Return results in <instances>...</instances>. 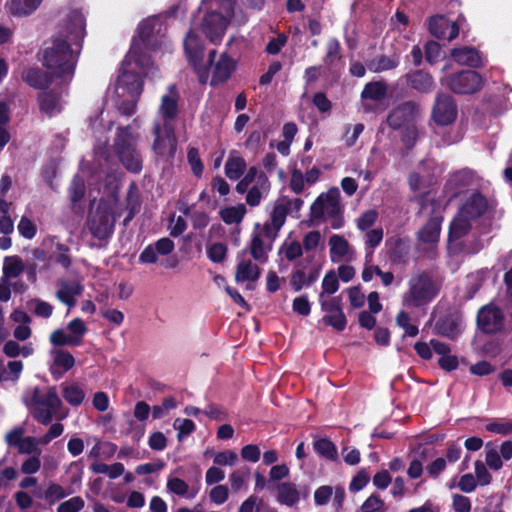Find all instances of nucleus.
I'll list each match as a JSON object with an SVG mask.
<instances>
[{
    "instance_id": "obj_53",
    "label": "nucleus",
    "mask_w": 512,
    "mask_h": 512,
    "mask_svg": "<svg viewBox=\"0 0 512 512\" xmlns=\"http://www.w3.org/2000/svg\"><path fill=\"white\" fill-rule=\"evenodd\" d=\"M23 370L21 361H10L7 368L0 373V381H16Z\"/></svg>"
},
{
    "instance_id": "obj_60",
    "label": "nucleus",
    "mask_w": 512,
    "mask_h": 512,
    "mask_svg": "<svg viewBox=\"0 0 512 512\" xmlns=\"http://www.w3.org/2000/svg\"><path fill=\"white\" fill-rule=\"evenodd\" d=\"M485 272L476 271L467 276V289H468V297L472 298L473 295L477 292V290L481 287L484 280Z\"/></svg>"
},
{
    "instance_id": "obj_44",
    "label": "nucleus",
    "mask_w": 512,
    "mask_h": 512,
    "mask_svg": "<svg viewBox=\"0 0 512 512\" xmlns=\"http://www.w3.org/2000/svg\"><path fill=\"white\" fill-rule=\"evenodd\" d=\"M67 330L75 344L78 346L81 344L83 336L87 332V327L82 319L74 318L68 323Z\"/></svg>"
},
{
    "instance_id": "obj_59",
    "label": "nucleus",
    "mask_w": 512,
    "mask_h": 512,
    "mask_svg": "<svg viewBox=\"0 0 512 512\" xmlns=\"http://www.w3.org/2000/svg\"><path fill=\"white\" fill-rule=\"evenodd\" d=\"M71 492L67 491L64 487L59 484L52 483L48 486L45 491V499L51 503L65 498Z\"/></svg>"
},
{
    "instance_id": "obj_25",
    "label": "nucleus",
    "mask_w": 512,
    "mask_h": 512,
    "mask_svg": "<svg viewBox=\"0 0 512 512\" xmlns=\"http://www.w3.org/2000/svg\"><path fill=\"white\" fill-rule=\"evenodd\" d=\"M345 491L341 486H320L314 492V501L316 505L322 506L327 504L331 499L333 502L340 506L344 500Z\"/></svg>"
},
{
    "instance_id": "obj_41",
    "label": "nucleus",
    "mask_w": 512,
    "mask_h": 512,
    "mask_svg": "<svg viewBox=\"0 0 512 512\" xmlns=\"http://www.w3.org/2000/svg\"><path fill=\"white\" fill-rule=\"evenodd\" d=\"M245 213V206L243 204H238L236 206L221 209L220 216L226 224H237L242 221Z\"/></svg>"
},
{
    "instance_id": "obj_2",
    "label": "nucleus",
    "mask_w": 512,
    "mask_h": 512,
    "mask_svg": "<svg viewBox=\"0 0 512 512\" xmlns=\"http://www.w3.org/2000/svg\"><path fill=\"white\" fill-rule=\"evenodd\" d=\"M165 28L159 17L142 21L133 38L131 48L123 60L115 84L118 97L139 98L143 91L141 73H148L150 57L148 51H156L165 41Z\"/></svg>"
},
{
    "instance_id": "obj_45",
    "label": "nucleus",
    "mask_w": 512,
    "mask_h": 512,
    "mask_svg": "<svg viewBox=\"0 0 512 512\" xmlns=\"http://www.w3.org/2000/svg\"><path fill=\"white\" fill-rule=\"evenodd\" d=\"M280 252L284 255V257L293 261L303 254L302 244L297 240H288L283 243L281 246Z\"/></svg>"
},
{
    "instance_id": "obj_47",
    "label": "nucleus",
    "mask_w": 512,
    "mask_h": 512,
    "mask_svg": "<svg viewBox=\"0 0 512 512\" xmlns=\"http://www.w3.org/2000/svg\"><path fill=\"white\" fill-rule=\"evenodd\" d=\"M475 181V175L470 170H461L453 174L448 180L449 186L464 187L472 185Z\"/></svg>"
},
{
    "instance_id": "obj_28",
    "label": "nucleus",
    "mask_w": 512,
    "mask_h": 512,
    "mask_svg": "<svg viewBox=\"0 0 512 512\" xmlns=\"http://www.w3.org/2000/svg\"><path fill=\"white\" fill-rule=\"evenodd\" d=\"M63 104V91L60 93L44 91L39 95L40 108L49 116L59 113L63 108Z\"/></svg>"
},
{
    "instance_id": "obj_17",
    "label": "nucleus",
    "mask_w": 512,
    "mask_h": 512,
    "mask_svg": "<svg viewBox=\"0 0 512 512\" xmlns=\"http://www.w3.org/2000/svg\"><path fill=\"white\" fill-rule=\"evenodd\" d=\"M174 249L175 244L170 238H160L154 244H150L143 249L139 255V261L143 264L157 263L160 256H167Z\"/></svg>"
},
{
    "instance_id": "obj_50",
    "label": "nucleus",
    "mask_w": 512,
    "mask_h": 512,
    "mask_svg": "<svg viewBox=\"0 0 512 512\" xmlns=\"http://www.w3.org/2000/svg\"><path fill=\"white\" fill-rule=\"evenodd\" d=\"M17 229H18L19 234L23 238L28 239V240L33 239L37 233L36 223L32 219H30L29 217H27L25 215L21 217V219L17 225Z\"/></svg>"
},
{
    "instance_id": "obj_8",
    "label": "nucleus",
    "mask_w": 512,
    "mask_h": 512,
    "mask_svg": "<svg viewBox=\"0 0 512 512\" xmlns=\"http://www.w3.org/2000/svg\"><path fill=\"white\" fill-rule=\"evenodd\" d=\"M487 207V201L480 193L471 194L450 224V241L466 235L472 222L481 217L486 212Z\"/></svg>"
},
{
    "instance_id": "obj_63",
    "label": "nucleus",
    "mask_w": 512,
    "mask_h": 512,
    "mask_svg": "<svg viewBox=\"0 0 512 512\" xmlns=\"http://www.w3.org/2000/svg\"><path fill=\"white\" fill-rule=\"evenodd\" d=\"M377 218L378 213L376 210H367L357 219V228L361 231H366L374 225Z\"/></svg>"
},
{
    "instance_id": "obj_56",
    "label": "nucleus",
    "mask_w": 512,
    "mask_h": 512,
    "mask_svg": "<svg viewBox=\"0 0 512 512\" xmlns=\"http://www.w3.org/2000/svg\"><path fill=\"white\" fill-rule=\"evenodd\" d=\"M17 450L21 454H34L40 455L41 450L39 449L38 438L33 436H27L20 442Z\"/></svg>"
},
{
    "instance_id": "obj_1",
    "label": "nucleus",
    "mask_w": 512,
    "mask_h": 512,
    "mask_svg": "<svg viewBox=\"0 0 512 512\" xmlns=\"http://www.w3.org/2000/svg\"><path fill=\"white\" fill-rule=\"evenodd\" d=\"M91 129L96 140L94 146L95 163L93 167L83 165L79 173L74 177L69 188V198L73 205H76L84 196L85 180L88 186L97 185L104 177V194L107 199L102 198L97 206L92 207L88 220V227L91 234L102 240L108 238L114 228V222L120 215V208L116 198L119 187L120 173L112 168L111 156L107 149V132L111 129V122L104 119L103 113L91 121ZM90 196L92 188H90Z\"/></svg>"
},
{
    "instance_id": "obj_35",
    "label": "nucleus",
    "mask_w": 512,
    "mask_h": 512,
    "mask_svg": "<svg viewBox=\"0 0 512 512\" xmlns=\"http://www.w3.org/2000/svg\"><path fill=\"white\" fill-rule=\"evenodd\" d=\"M61 390L65 401L72 406H79L85 399V392L79 384L63 383L61 385Z\"/></svg>"
},
{
    "instance_id": "obj_37",
    "label": "nucleus",
    "mask_w": 512,
    "mask_h": 512,
    "mask_svg": "<svg viewBox=\"0 0 512 512\" xmlns=\"http://www.w3.org/2000/svg\"><path fill=\"white\" fill-rule=\"evenodd\" d=\"M287 215L288 213L284 203L282 199H279L273 207L270 222L264 225H270L273 233L277 235L278 231L284 225Z\"/></svg>"
},
{
    "instance_id": "obj_33",
    "label": "nucleus",
    "mask_w": 512,
    "mask_h": 512,
    "mask_svg": "<svg viewBox=\"0 0 512 512\" xmlns=\"http://www.w3.org/2000/svg\"><path fill=\"white\" fill-rule=\"evenodd\" d=\"M246 169L245 160L236 152H231L225 164V174L231 180L239 179Z\"/></svg>"
},
{
    "instance_id": "obj_48",
    "label": "nucleus",
    "mask_w": 512,
    "mask_h": 512,
    "mask_svg": "<svg viewBox=\"0 0 512 512\" xmlns=\"http://www.w3.org/2000/svg\"><path fill=\"white\" fill-rule=\"evenodd\" d=\"M485 462L486 465L494 471L500 470L503 466L499 452L495 447L491 446V443H487L485 446Z\"/></svg>"
},
{
    "instance_id": "obj_30",
    "label": "nucleus",
    "mask_w": 512,
    "mask_h": 512,
    "mask_svg": "<svg viewBox=\"0 0 512 512\" xmlns=\"http://www.w3.org/2000/svg\"><path fill=\"white\" fill-rule=\"evenodd\" d=\"M43 0H9L6 9L15 17H26L34 13Z\"/></svg>"
},
{
    "instance_id": "obj_32",
    "label": "nucleus",
    "mask_w": 512,
    "mask_h": 512,
    "mask_svg": "<svg viewBox=\"0 0 512 512\" xmlns=\"http://www.w3.org/2000/svg\"><path fill=\"white\" fill-rule=\"evenodd\" d=\"M441 218L438 216L432 217L425 226L418 232V238L421 242L427 244H435L440 235Z\"/></svg>"
},
{
    "instance_id": "obj_64",
    "label": "nucleus",
    "mask_w": 512,
    "mask_h": 512,
    "mask_svg": "<svg viewBox=\"0 0 512 512\" xmlns=\"http://www.w3.org/2000/svg\"><path fill=\"white\" fill-rule=\"evenodd\" d=\"M83 507V499L79 496H76L62 502L58 506L57 512H79Z\"/></svg>"
},
{
    "instance_id": "obj_5",
    "label": "nucleus",
    "mask_w": 512,
    "mask_h": 512,
    "mask_svg": "<svg viewBox=\"0 0 512 512\" xmlns=\"http://www.w3.org/2000/svg\"><path fill=\"white\" fill-rule=\"evenodd\" d=\"M178 102V91L175 86L171 85L161 96L152 128L154 135L152 148L153 151L161 157H173L176 151L174 124L179 111Z\"/></svg>"
},
{
    "instance_id": "obj_16",
    "label": "nucleus",
    "mask_w": 512,
    "mask_h": 512,
    "mask_svg": "<svg viewBox=\"0 0 512 512\" xmlns=\"http://www.w3.org/2000/svg\"><path fill=\"white\" fill-rule=\"evenodd\" d=\"M503 320V313L494 304L485 305L478 311L477 325L484 333L493 334L500 331Z\"/></svg>"
},
{
    "instance_id": "obj_51",
    "label": "nucleus",
    "mask_w": 512,
    "mask_h": 512,
    "mask_svg": "<svg viewBox=\"0 0 512 512\" xmlns=\"http://www.w3.org/2000/svg\"><path fill=\"white\" fill-rule=\"evenodd\" d=\"M25 81L32 87L44 88L48 84L46 75L39 69H29L24 76Z\"/></svg>"
},
{
    "instance_id": "obj_18",
    "label": "nucleus",
    "mask_w": 512,
    "mask_h": 512,
    "mask_svg": "<svg viewBox=\"0 0 512 512\" xmlns=\"http://www.w3.org/2000/svg\"><path fill=\"white\" fill-rule=\"evenodd\" d=\"M51 363L50 372L54 379L59 380L68 370L75 365L73 355L62 349L50 351Z\"/></svg>"
},
{
    "instance_id": "obj_49",
    "label": "nucleus",
    "mask_w": 512,
    "mask_h": 512,
    "mask_svg": "<svg viewBox=\"0 0 512 512\" xmlns=\"http://www.w3.org/2000/svg\"><path fill=\"white\" fill-rule=\"evenodd\" d=\"M485 428L491 433L507 436L512 434V419H499L491 421L485 426Z\"/></svg>"
},
{
    "instance_id": "obj_12",
    "label": "nucleus",
    "mask_w": 512,
    "mask_h": 512,
    "mask_svg": "<svg viewBox=\"0 0 512 512\" xmlns=\"http://www.w3.org/2000/svg\"><path fill=\"white\" fill-rule=\"evenodd\" d=\"M441 83L456 94L468 95L480 91L485 84V79L474 70H462L443 77Z\"/></svg>"
},
{
    "instance_id": "obj_7",
    "label": "nucleus",
    "mask_w": 512,
    "mask_h": 512,
    "mask_svg": "<svg viewBox=\"0 0 512 512\" xmlns=\"http://www.w3.org/2000/svg\"><path fill=\"white\" fill-rule=\"evenodd\" d=\"M23 402L35 420L43 425L49 424L62 406L55 387H48L44 392L34 387L25 393Z\"/></svg>"
},
{
    "instance_id": "obj_58",
    "label": "nucleus",
    "mask_w": 512,
    "mask_h": 512,
    "mask_svg": "<svg viewBox=\"0 0 512 512\" xmlns=\"http://www.w3.org/2000/svg\"><path fill=\"white\" fill-rule=\"evenodd\" d=\"M229 498V489L226 485L219 484L209 491V499L216 505L225 503Z\"/></svg>"
},
{
    "instance_id": "obj_15",
    "label": "nucleus",
    "mask_w": 512,
    "mask_h": 512,
    "mask_svg": "<svg viewBox=\"0 0 512 512\" xmlns=\"http://www.w3.org/2000/svg\"><path fill=\"white\" fill-rule=\"evenodd\" d=\"M457 117V108L453 98L446 94L436 97L432 110L433 121L440 126L452 124Z\"/></svg>"
},
{
    "instance_id": "obj_20",
    "label": "nucleus",
    "mask_w": 512,
    "mask_h": 512,
    "mask_svg": "<svg viewBox=\"0 0 512 512\" xmlns=\"http://www.w3.org/2000/svg\"><path fill=\"white\" fill-rule=\"evenodd\" d=\"M418 112L419 108L415 103L405 102L389 113L387 123L394 129L400 128L402 125L412 121Z\"/></svg>"
},
{
    "instance_id": "obj_46",
    "label": "nucleus",
    "mask_w": 512,
    "mask_h": 512,
    "mask_svg": "<svg viewBox=\"0 0 512 512\" xmlns=\"http://www.w3.org/2000/svg\"><path fill=\"white\" fill-rule=\"evenodd\" d=\"M173 428L177 430V439L183 441L195 430V424L190 419L176 418L173 422Z\"/></svg>"
},
{
    "instance_id": "obj_43",
    "label": "nucleus",
    "mask_w": 512,
    "mask_h": 512,
    "mask_svg": "<svg viewBox=\"0 0 512 512\" xmlns=\"http://www.w3.org/2000/svg\"><path fill=\"white\" fill-rule=\"evenodd\" d=\"M249 469L234 470L229 474V483L233 492L247 488Z\"/></svg>"
},
{
    "instance_id": "obj_57",
    "label": "nucleus",
    "mask_w": 512,
    "mask_h": 512,
    "mask_svg": "<svg viewBox=\"0 0 512 512\" xmlns=\"http://www.w3.org/2000/svg\"><path fill=\"white\" fill-rule=\"evenodd\" d=\"M238 461V455L232 450H225L215 454L213 462L217 466H234Z\"/></svg>"
},
{
    "instance_id": "obj_54",
    "label": "nucleus",
    "mask_w": 512,
    "mask_h": 512,
    "mask_svg": "<svg viewBox=\"0 0 512 512\" xmlns=\"http://www.w3.org/2000/svg\"><path fill=\"white\" fill-rule=\"evenodd\" d=\"M339 288L338 277L334 271H329L322 280V291L320 295H332Z\"/></svg>"
},
{
    "instance_id": "obj_55",
    "label": "nucleus",
    "mask_w": 512,
    "mask_h": 512,
    "mask_svg": "<svg viewBox=\"0 0 512 512\" xmlns=\"http://www.w3.org/2000/svg\"><path fill=\"white\" fill-rule=\"evenodd\" d=\"M386 506L380 497L375 494L369 496L362 506L360 507L359 512H385Z\"/></svg>"
},
{
    "instance_id": "obj_14",
    "label": "nucleus",
    "mask_w": 512,
    "mask_h": 512,
    "mask_svg": "<svg viewBox=\"0 0 512 512\" xmlns=\"http://www.w3.org/2000/svg\"><path fill=\"white\" fill-rule=\"evenodd\" d=\"M464 21L462 16L451 21L443 15H435L429 19L428 30L436 38L452 41L458 36L459 27Z\"/></svg>"
},
{
    "instance_id": "obj_19",
    "label": "nucleus",
    "mask_w": 512,
    "mask_h": 512,
    "mask_svg": "<svg viewBox=\"0 0 512 512\" xmlns=\"http://www.w3.org/2000/svg\"><path fill=\"white\" fill-rule=\"evenodd\" d=\"M452 59L459 65L471 68H480L485 64L482 54L473 47L453 48L450 53Z\"/></svg>"
},
{
    "instance_id": "obj_36",
    "label": "nucleus",
    "mask_w": 512,
    "mask_h": 512,
    "mask_svg": "<svg viewBox=\"0 0 512 512\" xmlns=\"http://www.w3.org/2000/svg\"><path fill=\"white\" fill-rule=\"evenodd\" d=\"M410 85L421 92L430 91L433 87V79L431 75L423 71H415L407 75Z\"/></svg>"
},
{
    "instance_id": "obj_52",
    "label": "nucleus",
    "mask_w": 512,
    "mask_h": 512,
    "mask_svg": "<svg viewBox=\"0 0 512 512\" xmlns=\"http://www.w3.org/2000/svg\"><path fill=\"white\" fill-rule=\"evenodd\" d=\"M314 450L319 455L327 459H335L337 456V450L334 444L327 439H318L314 442Z\"/></svg>"
},
{
    "instance_id": "obj_34",
    "label": "nucleus",
    "mask_w": 512,
    "mask_h": 512,
    "mask_svg": "<svg viewBox=\"0 0 512 512\" xmlns=\"http://www.w3.org/2000/svg\"><path fill=\"white\" fill-rule=\"evenodd\" d=\"M463 329V321L459 317H448L437 323V330L440 334L454 338Z\"/></svg>"
},
{
    "instance_id": "obj_10",
    "label": "nucleus",
    "mask_w": 512,
    "mask_h": 512,
    "mask_svg": "<svg viewBox=\"0 0 512 512\" xmlns=\"http://www.w3.org/2000/svg\"><path fill=\"white\" fill-rule=\"evenodd\" d=\"M408 291L402 297L403 306L407 308L421 307L438 294L439 288L426 273L413 275L408 281Z\"/></svg>"
},
{
    "instance_id": "obj_23",
    "label": "nucleus",
    "mask_w": 512,
    "mask_h": 512,
    "mask_svg": "<svg viewBox=\"0 0 512 512\" xmlns=\"http://www.w3.org/2000/svg\"><path fill=\"white\" fill-rule=\"evenodd\" d=\"M166 488L169 493L188 500L194 499L199 493L198 486H190L185 480L172 474L167 478Z\"/></svg>"
},
{
    "instance_id": "obj_61",
    "label": "nucleus",
    "mask_w": 512,
    "mask_h": 512,
    "mask_svg": "<svg viewBox=\"0 0 512 512\" xmlns=\"http://www.w3.org/2000/svg\"><path fill=\"white\" fill-rule=\"evenodd\" d=\"M226 253V245L220 242L213 243L207 248V255L209 259L215 263L222 262L226 257Z\"/></svg>"
},
{
    "instance_id": "obj_62",
    "label": "nucleus",
    "mask_w": 512,
    "mask_h": 512,
    "mask_svg": "<svg viewBox=\"0 0 512 512\" xmlns=\"http://www.w3.org/2000/svg\"><path fill=\"white\" fill-rule=\"evenodd\" d=\"M50 342L54 346H77L71 335L62 329H57L51 333Z\"/></svg>"
},
{
    "instance_id": "obj_27",
    "label": "nucleus",
    "mask_w": 512,
    "mask_h": 512,
    "mask_svg": "<svg viewBox=\"0 0 512 512\" xmlns=\"http://www.w3.org/2000/svg\"><path fill=\"white\" fill-rule=\"evenodd\" d=\"M260 276L258 266L249 259H241L236 268L235 280L237 283H246L247 287L257 281Z\"/></svg>"
},
{
    "instance_id": "obj_9",
    "label": "nucleus",
    "mask_w": 512,
    "mask_h": 512,
    "mask_svg": "<svg viewBox=\"0 0 512 512\" xmlns=\"http://www.w3.org/2000/svg\"><path fill=\"white\" fill-rule=\"evenodd\" d=\"M341 210L340 191L338 188H331L313 202L310 216L314 221L329 220L333 229H340L344 225Z\"/></svg>"
},
{
    "instance_id": "obj_29",
    "label": "nucleus",
    "mask_w": 512,
    "mask_h": 512,
    "mask_svg": "<svg viewBox=\"0 0 512 512\" xmlns=\"http://www.w3.org/2000/svg\"><path fill=\"white\" fill-rule=\"evenodd\" d=\"M270 190V182L265 173L261 172L257 177V183L248 190L246 202L250 206H258L263 197H265Z\"/></svg>"
},
{
    "instance_id": "obj_11",
    "label": "nucleus",
    "mask_w": 512,
    "mask_h": 512,
    "mask_svg": "<svg viewBox=\"0 0 512 512\" xmlns=\"http://www.w3.org/2000/svg\"><path fill=\"white\" fill-rule=\"evenodd\" d=\"M135 143L136 137L130 132L129 127L119 128L113 150L127 170L138 173L142 169V160L135 149Z\"/></svg>"
},
{
    "instance_id": "obj_22",
    "label": "nucleus",
    "mask_w": 512,
    "mask_h": 512,
    "mask_svg": "<svg viewBox=\"0 0 512 512\" xmlns=\"http://www.w3.org/2000/svg\"><path fill=\"white\" fill-rule=\"evenodd\" d=\"M83 292V285L78 280H62L56 292L57 299L70 308L75 306L76 297Z\"/></svg>"
},
{
    "instance_id": "obj_21",
    "label": "nucleus",
    "mask_w": 512,
    "mask_h": 512,
    "mask_svg": "<svg viewBox=\"0 0 512 512\" xmlns=\"http://www.w3.org/2000/svg\"><path fill=\"white\" fill-rule=\"evenodd\" d=\"M328 244L332 262L339 263L342 261H350L354 258V251L344 237L334 234L329 238Z\"/></svg>"
},
{
    "instance_id": "obj_31",
    "label": "nucleus",
    "mask_w": 512,
    "mask_h": 512,
    "mask_svg": "<svg viewBox=\"0 0 512 512\" xmlns=\"http://www.w3.org/2000/svg\"><path fill=\"white\" fill-rule=\"evenodd\" d=\"M24 269L25 264L19 256H6L3 259L2 277L9 281L16 279L24 272Z\"/></svg>"
},
{
    "instance_id": "obj_3",
    "label": "nucleus",
    "mask_w": 512,
    "mask_h": 512,
    "mask_svg": "<svg viewBox=\"0 0 512 512\" xmlns=\"http://www.w3.org/2000/svg\"><path fill=\"white\" fill-rule=\"evenodd\" d=\"M85 35L86 21L82 11L63 9L58 31L43 51L44 66L62 83L67 84L73 78Z\"/></svg>"
},
{
    "instance_id": "obj_4",
    "label": "nucleus",
    "mask_w": 512,
    "mask_h": 512,
    "mask_svg": "<svg viewBox=\"0 0 512 512\" xmlns=\"http://www.w3.org/2000/svg\"><path fill=\"white\" fill-rule=\"evenodd\" d=\"M184 51L190 65L194 68L200 83H210L211 86L226 82L236 69V61L227 53L218 54L211 50L207 64H203L204 43L192 31L184 38Z\"/></svg>"
},
{
    "instance_id": "obj_26",
    "label": "nucleus",
    "mask_w": 512,
    "mask_h": 512,
    "mask_svg": "<svg viewBox=\"0 0 512 512\" xmlns=\"http://www.w3.org/2000/svg\"><path fill=\"white\" fill-rule=\"evenodd\" d=\"M387 86L383 82H370L367 83L361 93V99L365 111H371V102H379L386 97Z\"/></svg>"
},
{
    "instance_id": "obj_13",
    "label": "nucleus",
    "mask_w": 512,
    "mask_h": 512,
    "mask_svg": "<svg viewBox=\"0 0 512 512\" xmlns=\"http://www.w3.org/2000/svg\"><path fill=\"white\" fill-rule=\"evenodd\" d=\"M275 237L276 234L273 233L270 225H255L250 244V253L254 260L259 263L267 261Z\"/></svg>"
},
{
    "instance_id": "obj_24",
    "label": "nucleus",
    "mask_w": 512,
    "mask_h": 512,
    "mask_svg": "<svg viewBox=\"0 0 512 512\" xmlns=\"http://www.w3.org/2000/svg\"><path fill=\"white\" fill-rule=\"evenodd\" d=\"M276 499L281 505L293 507L301 499V491L298 486L292 482H280L275 486Z\"/></svg>"
},
{
    "instance_id": "obj_40",
    "label": "nucleus",
    "mask_w": 512,
    "mask_h": 512,
    "mask_svg": "<svg viewBox=\"0 0 512 512\" xmlns=\"http://www.w3.org/2000/svg\"><path fill=\"white\" fill-rule=\"evenodd\" d=\"M303 250L305 252H316L317 250L323 251L324 249V238L319 231H310L303 237Z\"/></svg>"
},
{
    "instance_id": "obj_6",
    "label": "nucleus",
    "mask_w": 512,
    "mask_h": 512,
    "mask_svg": "<svg viewBox=\"0 0 512 512\" xmlns=\"http://www.w3.org/2000/svg\"><path fill=\"white\" fill-rule=\"evenodd\" d=\"M233 0H203L200 9H205L199 23L195 22L189 32L195 35L200 29L206 38L213 44H219L234 16Z\"/></svg>"
},
{
    "instance_id": "obj_38",
    "label": "nucleus",
    "mask_w": 512,
    "mask_h": 512,
    "mask_svg": "<svg viewBox=\"0 0 512 512\" xmlns=\"http://www.w3.org/2000/svg\"><path fill=\"white\" fill-rule=\"evenodd\" d=\"M12 204L0 199V232L9 235L14 231V222L10 215Z\"/></svg>"
},
{
    "instance_id": "obj_42",
    "label": "nucleus",
    "mask_w": 512,
    "mask_h": 512,
    "mask_svg": "<svg viewBox=\"0 0 512 512\" xmlns=\"http://www.w3.org/2000/svg\"><path fill=\"white\" fill-rule=\"evenodd\" d=\"M322 322L325 325L333 327L337 331H343L347 324L346 317L341 308H338L331 313L324 314Z\"/></svg>"
},
{
    "instance_id": "obj_39",
    "label": "nucleus",
    "mask_w": 512,
    "mask_h": 512,
    "mask_svg": "<svg viewBox=\"0 0 512 512\" xmlns=\"http://www.w3.org/2000/svg\"><path fill=\"white\" fill-rule=\"evenodd\" d=\"M399 64L398 56L394 55L392 57L382 55L378 58L373 59L368 64V68L370 71L379 73L387 70L394 69Z\"/></svg>"
}]
</instances>
